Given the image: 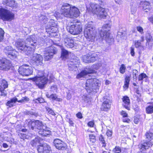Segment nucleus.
Segmentation results:
<instances>
[{
	"label": "nucleus",
	"mask_w": 153,
	"mask_h": 153,
	"mask_svg": "<svg viewBox=\"0 0 153 153\" xmlns=\"http://www.w3.org/2000/svg\"><path fill=\"white\" fill-rule=\"evenodd\" d=\"M95 72V71L92 68H86L85 69L82 71L81 72L78 74L76 76L77 79L84 77L85 76L89 74H93Z\"/></svg>",
	"instance_id": "obj_19"
},
{
	"label": "nucleus",
	"mask_w": 153,
	"mask_h": 153,
	"mask_svg": "<svg viewBox=\"0 0 153 153\" xmlns=\"http://www.w3.org/2000/svg\"><path fill=\"white\" fill-rule=\"evenodd\" d=\"M108 137H111L112 134V131H111L108 130L106 133Z\"/></svg>",
	"instance_id": "obj_57"
},
{
	"label": "nucleus",
	"mask_w": 153,
	"mask_h": 153,
	"mask_svg": "<svg viewBox=\"0 0 153 153\" xmlns=\"http://www.w3.org/2000/svg\"><path fill=\"white\" fill-rule=\"evenodd\" d=\"M61 50V56L63 59L65 60L68 56V52L63 48H62Z\"/></svg>",
	"instance_id": "obj_31"
},
{
	"label": "nucleus",
	"mask_w": 153,
	"mask_h": 153,
	"mask_svg": "<svg viewBox=\"0 0 153 153\" xmlns=\"http://www.w3.org/2000/svg\"><path fill=\"white\" fill-rule=\"evenodd\" d=\"M92 23L91 22H88L84 29V36L88 41H92L95 38V30Z\"/></svg>",
	"instance_id": "obj_4"
},
{
	"label": "nucleus",
	"mask_w": 153,
	"mask_h": 153,
	"mask_svg": "<svg viewBox=\"0 0 153 153\" xmlns=\"http://www.w3.org/2000/svg\"><path fill=\"white\" fill-rule=\"evenodd\" d=\"M134 48L132 46L131 48V53L132 56H134Z\"/></svg>",
	"instance_id": "obj_56"
},
{
	"label": "nucleus",
	"mask_w": 153,
	"mask_h": 153,
	"mask_svg": "<svg viewBox=\"0 0 153 153\" xmlns=\"http://www.w3.org/2000/svg\"><path fill=\"white\" fill-rule=\"evenodd\" d=\"M150 3L149 2L144 1L143 3V9L145 10L146 12H148V10H149L151 9V7L149 6Z\"/></svg>",
	"instance_id": "obj_30"
},
{
	"label": "nucleus",
	"mask_w": 153,
	"mask_h": 153,
	"mask_svg": "<svg viewBox=\"0 0 153 153\" xmlns=\"http://www.w3.org/2000/svg\"><path fill=\"white\" fill-rule=\"evenodd\" d=\"M14 14L9 10L0 9V17L4 20L11 21L14 19Z\"/></svg>",
	"instance_id": "obj_8"
},
{
	"label": "nucleus",
	"mask_w": 153,
	"mask_h": 153,
	"mask_svg": "<svg viewBox=\"0 0 153 153\" xmlns=\"http://www.w3.org/2000/svg\"><path fill=\"white\" fill-rule=\"evenodd\" d=\"M67 30L69 32L72 34L78 35L80 34L82 30V25L80 22L74 23L68 27Z\"/></svg>",
	"instance_id": "obj_7"
},
{
	"label": "nucleus",
	"mask_w": 153,
	"mask_h": 153,
	"mask_svg": "<svg viewBox=\"0 0 153 153\" xmlns=\"http://www.w3.org/2000/svg\"><path fill=\"white\" fill-rule=\"evenodd\" d=\"M29 100V99L27 97H25L23 98V99H22L21 100H18V102H24L25 101H28Z\"/></svg>",
	"instance_id": "obj_51"
},
{
	"label": "nucleus",
	"mask_w": 153,
	"mask_h": 153,
	"mask_svg": "<svg viewBox=\"0 0 153 153\" xmlns=\"http://www.w3.org/2000/svg\"><path fill=\"white\" fill-rule=\"evenodd\" d=\"M94 122L91 121L88 123L87 125L89 127H94Z\"/></svg>",
	"instance_id": "obj_53"
},
{
	"label": "nucleus",
	"mask_w": 153,
	"mask_h": 153,
	"mask_svg": "<svg viewBox=\"0 0 153 153\" xmlns=\"http://www.w3.org/2000/svg\"><path fill=\"white\" fill-rule=\"evenodd\" d=\"M110 28L109 24H107L105 25L102 26V30L99 33L100 38L104 39L109 44H111L114 41L113 37L110 35L109 32Z\"/></svg>",
	"instance_id": "obj_3"
},
{
	"label": "nucleus",
	"mask_w": 153,
	"mask_h": 153,
	"mask_svg": "<svg viewBox=\"0 0 153 153\" xmlns=\"http://www.w3.org/2000/svg\"><path fill=\"white\" fill-rule=\"evenodd\" d=\"M4 51L10 59H13L16 57L17 52L11 46H7L5 48Z\"/></svg>",
	"instance_id": "obj_15"
},
{
	"label": "nucleus",
	"mask_w": 153,
	"mask_h": 153,
	"mask_svg": "<svg viewBox=\"0 0 153 153\" xmlns=\"http://www.w3.org/2000/svg\"><path fill=\"white\" fill-rule=\"evenodd\" d=\"M27 114L29 115H33L35 117H37L38 116V114L36 112L33 111V110L28 111Z\"/></svg>",
	"instance_id": "obj_50"
},
{
	"label": "nucleus",
	"mask_w": 153,
	"mask_h": 153,
	"mask_svg": "<svg viewBox=\"0 0 153 153\" xmlns=\"http://www.w3.org/2000/svg\"><path fill=\"white\" fill-rule=\"evenodd\" d=\"M2 3L6 6L16 8L17 7V4L14 0H3Z\"/></svg>",
	"instance_id": "obj_20"
},
{
	"label": "nucleus",
	"mask_w": 153,
	"mask_h": 153,
	"mask_svg": "<svg viewBox=\"0 0 153 153\" xmlns=\"http://www.w3.org/2000/svg\"><path fill=\"white\" fill-rule=\"evenodd\" d=\"M64 45L68 48H72L74 46V41L71 38L68 37L67 35L64 34L62 35Z\"/></svg>",
	"instance_id": "obj_16"
},
{
	"label": "nucleus",
	"mask_w": 153,
	"mask_h": 153,
	"mask_svg": "<svg viewBox=\"0 0 153 153\" xmlns=\"http://www.w3.org/2000/svg\"><path fill=\"white\" fill-rule=\"evenodd\" d=\"M45 108L46 110L48 111V112L49 114L53 116H54L56 115L55 113L52 110V109L48 107H45Z\"/></svg>",
	"instance_id": "obj_46"
},
{
	"label": "nucleus",
	"mask_w": 153,
	"mask_h": 153,
	"mask_svg": "<svg viewBox=\"0 0 153 153\" xmlns=\"http://www.w3.org/2000/svg\"><path fill=\"white\" fill-rule=\"evenodd\" d=\"M49 25L50 26V28H51V29H53L52 27H54L55 28L56 30L57 29V25L56 23L53 20H51V21L48 23Z\"/></svg>",
	"instance_id": "obj_36"
},
{
	"label": "nucleus",
	"mask_w": 153,
	"mask_h": 153,
	"mask_svg": "<svg viewBox=\"0 0 153 153\" xmlns=\"http://www.w3.org/2000/svg\"><path fill=\"white\" fill-rule=\"evenodd\" d=\"M0 91L1 93L0 95L1 96H3L4 97L6 96L7 94L6 91L4 90V89L3 90Z\"/></svg>",
	"instance_id": "obj_54"
},
{
	"label": "nucleus",
	"mask_w": 153,
	"mask_h": 153,
	"mask_svg": "<svg viewBox=\"0 0 153 153\" xmlns=\"http://www.w3.org/2000/svg\"><path fill=\"white\" fill-rule=\"evenodd\" d=\"M12 66L11 62L7 59H0V70L3 71L9 70Z\"/></svg>",
	"instance_id": "obj_11"
},
{
	"label": "nucleus",
	"mask_w": 153,
	"mask_h": 153,
	"mask_svg": "<svg viewBox=\"0 0 153 153\" xmlns=\"http://www.w3.org/2000/svg\"><path fill=\"white\" fill-rule=\"evenodd\" d=\"M111 103V101L109 100L104 101L101 106V109L104 111H107L110 108Z\"/></svg>",
	"instance_id": "obj_24"
},
{
	"label": "nucleus",
	"mask_w": 153,
	"mask_h": 153,
	"mask_svg": "<svg viewBox=\"0 0 153 153\" xmlns=\"http://www.w3.org/2000/svg\"><path fill=\"white\" fill-rule=\"evenodd\" d=\"M100 83V81L96 78L88 79L85 83V88L89 94L96 93L101 85Z\"/></svg>",
	"instance_id": "obj_2"
},
{
	"label": "nucleus",
	"mask_w": 153,
	"mask_h": 153,
	"mask_svg": "<svg viewBox=\"0 0 153 153\" xmlns=\"http://www.w3.org/2000/svg\"><path fill=\"white\" fill-rule=\"evenodd\" d=\"M89 139L91 143H94L96 141L95 136L93 134L89 135Z\"/></svg>",
	"instance_id": "obj_39"
},
{
	"label": "nucleus",
	"mask_w": 153,
	"mask_h": 153,
	"mask_svg": "<svg viewBox=\"0 0 153 153\" xmlns=\"http://www.w3.org/2000/svg\"><path fill=\"white\" fill-rule=\"evenodd\" d=\"M121 113L123 117H126L127 116V114L125 111H122Z\"/></svg>",
	"instance_id": "obj_60"
},
{
	"label": "nucleus",
	"mask_w": 153,
	"mask_h": 153,
	"mask_svg": "<svg viewBox=\"0 0 153 153\" xmlns=\"http://www.w3.org/2000/svg\"><path fill=\"white\" fill-rule=\"evenodd\" d=\"M39 21H43L44 23L47 21V18L44 15H41L39 16Z\"/></svg>",
	"instance_id": "obj_38"
},
{
	"label": "nucleus",
	"mask_w": 153,
	"mask_h": 153,
	"mask_svg": "<svg viewBox=\"0 0 153 153\" xmlns=\"http://www.w3.org/2000/svg\"><path fill=\"white\" fill-rule=\"evenodd\" d=\"M18 135L21 139H23L24 140L26 139L27 136L26 134L22 133H19Z\"/></svg>",
	"instance_id": "obj_48"
},
{
	"label": "nucleus",
	"mask_w": 153,
	"mask_h": 153,
	"mask_svg": "<svg viewBox=\"0 0 153 153\" xmlns=\"http://www.w3.org/2000/svg\"><path fill=\"white\" fill-rule=\"evenodd\" d=\"M137 71L136 70H134L133 71V77H136L137 75Z\"/></svg>",
	"instance_id": "obj_62"
},
{
	"label": "nucleus",
	"mask_w": 153,
	"mask_h": 153,
	"mask_svg": "<svg viewBox=\"0 0 153 153\" xmlns=\"http://www.w3.org/2000/svg\"><path fill=\"white\" fill-rule=\"evenodd\" d=\"M90 6L93 13L96 14L99 18H105L107 16V12L105 9L98 4L91 3Z\"/></svg>",
	"instance_id": "obj_5"
},
{
	"label": "nucleus",
	"mask_w": 153,
	"mask_h": 153,
	"mask_svg": "<svg viewBox=\"0 0 153 153\" xmlns=\"http://www.w3.org/2000/svg\"><path fill=\"white\" fill-rule=\"evenodd\" d=\"M70 13V18L77 17L79 16L80 13L78 9L74 6H71Z\"/></svg>",
	"instance_id": "obj_22"
},
{
	"label": "nucleus",
	"mask_w": 153,
	"mask_h": 153,
	"mask_svg": "<svg viewBox=\"0 0 153 153\" xmlns=\"http://www.w3.org/2000/svg\"><path fill=\"white\" fill-rule=\"evenodd\" d=\"M31 79L40 88H42L48 81V78L44 76L43 72L41 71H39L36 76Z\"/></svg>",
	"instance_id": "obj_6"
},
{
	"label": "nucleus",
	"mask_w": 153,
	"mask_h": 153,
	"mask_svg": "<svg viewBox=\"0 0 153 153\" xmlns=\"http://www.w3.org/2000/svg\"><path fill=\"white\" fill-rule=\"evenodd\" d=\"M121 151L120 148L118 146H116L113 150V152L116 153H120Z\"/></svg>",
	"instance_id": "obj_43"
},
{
	"label": "nucleus",
	"mask_w": 153,
	"mask_h": 153,
	"mask_svg": "<svg viewBox=\"0 0 153 153\" xmlns=\"http://www.w3.org/2000/svg\"><path fill=\"white\" fill-rule=\"evenodd\" d=\"M37 65H41L42 64L43 58L42 56L37 53L34 54L32 58Z\"/></svg>",
	"instance_id": "obj_21"
},
{
	"label": "nucleus",
	"mask_w": 153,
	"mask_h": 153,
	"mask_svg": "<svg viewBox=\"0 0 153 153\" xmlns=\"http://www.w3.org/2000/svg\"><path fill=\"white\" fill-rule=\"evenodd\" d=\"M130 80V77L128 76H126L125 79V82L129 83Z\"/></svg>",
	"instance_id": "obj_58"
},
{
	"label": "nucleus",
	"mask_w": 153,
	"mask_h": 153,
	"mask_svg": "<svg viewBox=\"0 0 153 153\" xmlns=\"http://www.w3.org/2000/svg\"><path fill=\"white\" fill-rule=\"evenodd\" d=\"M153 144V142H147L144 143L143 144H140L138 145L139 148L142 150L148 149L149 147L152 146Z\"/></svg>",
	"instance_id": "obj_23"
},
{
	"label": "nucleus",
	"mask_w": 153,
	"mask_h": 153,
	"mask_svg": "<svg viewBox=\"0 0 153 153\" xmlns=\"http://www.w3.org/2000/svg\"><path fill=\"white\" fill-rule=\"evenodd\" d=\"M99 140L103 144L102 146L105 147L106 146V144L105 143V141L104 140V138L103 137L102 135H101L100 136L99 138Z\"/></svg>",
	"instance_id": "obj_47"
},
{
	"label": "nucleus",
	"mask_w": 153,
	"mask_h": 153,
	"mask_svg": "<svg viewBox=\"0 0 153 153\" xmlns=\"http://www.w3.org/2000/svg\"><path fill=\"white\" fill-rule=\"evenodd\" d=\"M18 101L16 97L13 98L7 102L6 105L9 107H11L14 106L15 103Z\"/></svg>",
	"instance_id": "obj_28"
},
{
	"label": "nucleus",
	"mask_w": 153,
	"mask_h": 153,
	"mask_svg": "<svg viewBox=\"0 0 153 153\" xmlns=\"http://www.w3.org/2000/svg\"><path fill=\"white\" fill-rule=\"evenodd\" d=\"M35 38L36 37H35L34 38V40L36 41V43L35 44H33L35 45V47H36V46L37 45H42L43 44L44 42V41L43 39L42 38H40L37 41H36L35 39Z\"/></svg>",
	"instance_id": "obj_35"
},
{
	"label": "nucleus",
	"mask_w": 153,
	"mask_h": 153,
	"mask_svg": "<svg viewBox=\"0 0 153 153\" xmlns=\"http://www.w3.org/2000/svg\"><path fill=\"white\" fill-rule=\"evenodd\" d=\"M56 52V48L53 46H51L48 48L45 53V59L48 60L52 58L53 55Z\"/></svg>",
	"instance_id": "obj_14"
},
{
	"label": "nucleus",
	"mask_w": 153,
	"mask_h": 153,
	"mask_svg": "<svg viewBox=\"0 0 153 153\" xmlns=\"http://www.w3.org/2000/svg\"><path fill=\"white\" fill-rule=\"evenodd\" d=\"M18 72L22 76H28L32 74L33 68L31 66L25 64L19 68Z\"/></svg>",
	"instance_id": "obj_9"
},
{
	"label": "nucleus",
	"mask_w": 153,
	"mask_h": 153,
	"mask_svg": "<svg viewBox=\"0 0 153 153\" xmlns=\"http://www.w3.org/2000/svg\"><path fill=\"white\" fill-rule=\"evenodd\" d=\"M0 91L3 90L8 87L7 82L5 79H0Z\"/></svg>",
	"instance_id": "obj_27"
},
{
	"label": "nucleus",
	"mask_w": 153,
	"mask_h": 153,
	"mask_svg": "<svg viewBox=\"0 0 153 153\" xmlns=\"http://www.w3.org/2000/svg\"><path fill=\"white\" fill-rule=\"evenodd\" d=\"M146 112L148 114H151L153 113V104L146 108Z\"/></svg>",
	"instance_id": "obj_37"
},
{
	"label": "nucleus",
	"mask_w": 153,
	"mask_h": 153,
	"mask_svg": "<svg viewBox=\"0 0 153 153\" xmlns=\"http://www.w3.org/2000/svg\"><path fill=\"white\" fill-rule=\"evenodd\" d=\"M145 135L146 138L150 142H153V133L151 132H147Z\"/></svg>",
	"instance_id": "obj_34"
},
{
	"label": "nucleus",
	"mask_w": 153,
	"mask_h": 153,
	"mask_svg": "<svg viewBox=\"0 0 153 153\" xmlns=\"http://www.w3.org/2000/svg\"><path fill=\"white\" fill-rule=\"evenodd\" d=\"M71 8V6L70 4L67 3L64 4L61 9V14L66 17L70 18Z\"/></svg>",
	"instance_id": "obj_13"
},
{
	"label": "nucleus",
	"mask_w": 153,
	"mask_h": 153,
	"mask_svg": "<svg viewBox=\"0 0 153 153\" xmlns=\"http://www.w3.org/2000/svg\"><path fill=\"white\" fill-rule=\"evenodd\" d=\"M76 116L79 119H81L82 118V114L80 112H78L76 114Z\"/></svg>",
	"instance_id": "obj_59"
},
{
	"label": "nucleus",
	"mask_w": 153,
	"mask_h": 153,
	"mask_svg": "<svg viewBox=\"0 0 153 153\" xmlns=\"http://www.w3.org/2000/svg\"><path fill=\"white\" fill-rule=\"evenodd\" d=\"M67 99L68 100H70L71 98V94L69 92L67 94Z\"/></svg>",
	"instance_id": "obj_63"
},
{
	"label": "nucleus",
	"mask_w": 153,
	"mask_h": 153,
	"mask_svg": "<svg viewBox=\"0 0 153 153\" xmlns=\"http://www.w3.org/2000/svg\"><path fill=\"white\" fill-rule=\"evenodd\" d=\"M97 58V56L95 53H89L86 55H84L82 57L83 62L86 63H90L94 62Z\"/></svg>",
	"instance_id": "obj_12"
},
{
	"label": "nucleus",
	"mask_w": 153,
	"mask_h": 153,
	"mask_svg": "<svg viewBox=\"0 0 153 153\" xmlns=\"http://www.w3.org/2000/svg\"><path fill=\"white\" fill-rule=\"evenodd\" d=\"M35 36H30L24 41L22 39H19L15 44L16 48L19 50L23 51L27 55L32 54L35 50V45L34 43H36L34 40Z\"/></svg>",
	"instance_id": "obj_1"
},
{
	"label": "nucleus",
	"mask_w": 153,
	"mask_h": 153,
	"mask_svg": "<svg viewBox=\"0 0 153 153\" xmlns=\"http://www.w3.org/2000/svg\"><path fill=\"white\" fill-rule=\"evenodd\" d=\"M134 45L136 48H138L142 47L141 42L139 40H136L134 42Z\"/></svg>",
	"instance_id": "obj_44"
},
{
	"label": "nucleus",
	"mask_w": 153,
	"mask_h": 153,
	"mask_svg": "<svg viewBox=\"0 0 153 153\" xmlns=\"http://www.w3.org/2000/svg\"><path fill=\"white\" fill-rule=\"evenodd\" d=\"M67 121L72 126H73L74 124L73 121L70 118H67Z\"/></svg>",
	"instance_id": "obj_55"
},
{
	"label": "nucleus",
	"mask_w": 153,
	"mask_h": 153,
	"mask_svg": "<svg viewBox=\"0 0 153 153\" xmlns=\"http://www.w3.org/2000/svg\"><path fill=\"white\" fill-rule=\"evenodd\" d=\"M38 153H51V149L49 146L46 144L39 145L38 146Z\"/></svg>",
	"instance_id": "obj_18"
},
{
	"label": "nucleus",
	"mask_w": 153,
	"mask_h": 153,
	"mask_svg": "<svg viewBox=\"0 0 153 153\" xmlns=\"http://www.w3.org/2000/svg\"><path fill=\"white\" fill-rule=\"evenodd\" d=\"M28 125L32 130L36 131H38L42 128H45L42 122L39 120H30Z\"/></svg>",
	"instance_id": "obj_10"
},
{
	"label": "nucleus",
	"mask_w": 153,
	"mask_h": 153,
	"mask_svg": "<svg viewBox=\"0 0 153 153\" xmlns=\"http://www.w3.org/2000/svg\"><path fill=\"white\" fill-rule=\"evenodd\" d=\"M126 69V67L125 65L124 64H122L120 68V72L122 74H123L125 72Z\"/></svg>",
	"instance_id": "obj_41"
},
{
	"label": "nucleus",
	"mask_w": 153,
	"mask_h": 153,
	"mask_svg": "<svg viewBox=\"0 0 153 153\" xmlns=\"http://www.w3.org/2000/svg\"><path fill=\"white\" fill-rule=\"evenodd\" d=\"M4 35V31L0 28V42L3 39Z\"/></svg>",
	"instance_id": "obj_49"
},
{
	"label": "nucleus",
	"mask_w": 153,
	"mask_h": 153,
	"mask_svg": "<svg viewBox=\"0 0 153 153\" xmlns=\"http://www.w3.org/2000/svg\"><path fill=\"white\" fill-rule=\"evenodd\" d=\"M41 139L39 137H37L32 140L30 144L33 146H35L37 145L40 143Z\"/></svg>",
	"instance_id": "obj_29"
},
{
	"label": "nucleus",
	"mask_w": 153,
	"mask_h": 153,
	"mask_svg": "<svg viewBox=\"0 0 153 153\" xmlns=\"http://www.w3.org/2000/svg\"><path fill=\"white\" fill-rule=\"evenodd\" d=\"M137 30L141 34L143 33V29L141 27L138 26L137 27Z\"/></svg>",
	"instance_id": "obj_52"
},
{
	"label": "nucleus",
	"mask_w": 153,
	"mask_h": 153,
	"mask_svg": "<svg viewBox=\"0 0 153 153\" xmlns=\"http://www.w3.org/2000/svg\"><path fill=\"white\" fill-rule=\"evenodd\" d=\"M68 66L69 70L70 71H73L75 70L77 67V66L75 63L73 62H69L68 64Z\"/></svg>",
	"instance_id": "obj_33"
},
{
	"label": "nucleus",
	"mask_w": 153,
	"mask_h": 153,
	"mask_svg": "<svg viewBox=\"0 0 153 153\" xmlns=\"http://www.w3.org/2000/svg\"><path fill=\"white\" fill-rule=\"evenodd\" d=\"M50 99H52L53 100H56V101H59V99L57 97L56 95L55 94H52L50 95Z\"/></svg>",
	"instance_id": "obj_42"
},
{
	"label": "nucleus",
	"mask_w": 153,
	"mask_h": 153,
	"mask_svg": "<svg viewBox=\"0 0 153 153\" xmlns=\"http://www.w3.org/2000/svg\"><path fill=\"white\" fill-rule=\"evenodd\" d=\"M39 134L43 137L46 136L47 135H50L51 133V131L48 130L46 128H42L40 130L38 131Z\"/></svg>",
	"instance_id": "obj_25"
},
{
	"label": "nucleus",
	"mask_w": 153,
	"mask_h": 153,
	"mask_svg": "<svg viewBox=\"0 0 153 153\" xmlns=\"http://www.w3.org/2000/svg\"><path fill=\"white\" fill-rule=\"evenodd\" d=\"M53 143L56 148L59 150H64L66 148V144L59 139L54 140Z\"/></svg>",
	"instance_id": "obj_17"
},
{
	"label": "nucleus",
	"mask_w": 153,
	"mask_h": 153,
	"mask_svg": "<svg viewBox=\"0 0 153 153\" xmlns=\"http://www.w3.org/2000/svg\"><path fill=\"white\" fill-rule=\"evenodd\" d=\"M149 20L153 24V16H151L149 18Z\"/></svg>",
	"instance_id": "obj_64"
},
{
	"label": "nucleus",
	"mask_w": 153,
	"mask_h": 153,
	"mask_svg": "<svg viewBox=\"0 0 153 153\" xmlns=\"http://www.w3.org/2000/svg\"><path fill=\"white\" fill-rule=\"evenodd\" d=\"M123 101L124 103L123 104V106L128 110H130V100L128 97L124 96L122 98Z\"/></svg>",
	"instance_id": "obj_26"
},
{
	"label": "nucleus",
	"mask_w": 153,
	"mask_h": 153,
	"mask_svg": "<svg viewBox=\"0 0 153 153\" xmlns=\"http://www.w3.org/2000/svg\"><path fill=\"white\" fill-rule=\"evenodd\" d=\"M34 102L36 103H41L44 102V99L42 97H39L34 100Z\"/></svg>",
	"instance_id": "obj_45"
},
{
	"label": "nucleus",
	"mask_w": 153,
	"mask_h": 153,
	"mask_svg": "<svg viewBox=\"0 0 153 153\" xmlns=\"http://www.w3.org/2000/svg\"><path fill=\"white\" fill-rule=\"evenodd\" d=\"M148 77L146 74L144 73H142L139 76L138 80H143L144 78H146Z\"/></svg>",
	"instance_id": "obj_40"
},
{
	"label": "nucleus",
	"mask_w": 153,
	"mask_h": 153,
	"mask_svg": "<svg viewBox=\"0 0 153 153\" xmlns=\"http://www.w3.org/2000/svg\"><path fill=\"white\" fill-rule=\"evenodd\" d=\"M139 120L138 118L137 117H135L134 119V123L135 124H137L139 122Z\"/></svg>",
	"instance_id": "obj_61"
},
{
	"label": "nucleus",
	"mask_w": 153,
	"mask_h": 153,
	"mask_svg": "<svg viewBox=\"0 0 153 153\" xmlns=\"http://www.w3.org/2000/svg\"><path fill=\"white\" fill-rule=\"evenodd\" d=\"M146 38L147 41L146 43H148V45L153 44V39L149 34L148 33L146 34Z\"/></svg>",
	"instance_id": "obj_32"
}]
</instances>
